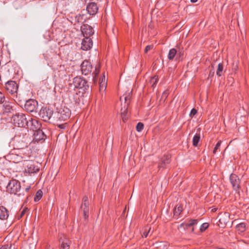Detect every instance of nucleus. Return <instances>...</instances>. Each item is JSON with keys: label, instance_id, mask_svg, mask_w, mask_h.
<instances>
[{"label": "nucleus", "instance_id": "nucleus-36", "mask_svg": "<svg viewBox=\"0 0 249 249\" xmlns=\"http://www.w3.org/2000/svg\"><path fill=\"white\" fill-rule=\"evenodd\" d=\"M221 141H219L218 142L216 143L214 149H213V153L214 154L216 153L217 149L220 147V145H221Z\"/></svg>", "mask_w": 249, "mask_h": 249}, {"label": "nucleus", "instance_id": "nucleus-43", "mask_svg": "<svg viewBox=\"0 0 249 249\" xmlns=\"http://www.w3.org/2000/svg\"><path fill=\"white\" fill-rule=\"evenodd\" d=\"M30 189V186H28V187H27L25 188V191L26 192H27L29 191V190Z\"/></svg>", "mask_w": 249, "mask_h": 249}, {"label": "nucleus", "instance_id": "nucleus-19", "mask_svg": "<svg viewBox=\"0 0 249 249\" xmlns=\"http://www.w3.org/2000/svg\"><path fill=\"white\" fill-rule=\"evenodd\" d=\"M107 86V79L106 78L105 73L99 79V86L100 90H105Z\"/></svg>", "mask_w": 249, "mask_h": 249}, {"label": "nucleus", "instance_id": "nucleus-27", "mask_svg": "<svg viewBox=\"0 0 249 249\" xmlns=\"http://www.w3.org/2000/svg\"><path fill=\"white\" fill-rule=\"evenodd\" d=\"M158 80V76L155 75L154 76L151 77L149 83L152 87L154 88L156 86Z\"/></svg>", "mask_w": 249, "mask_h": 249}, {"label": "nucleus", "instance_id": "nucleus-31", "mask_svg": "<svg viewBox=\"0 0 249 249\" xmlns=\"http://www.w3.org/2000/svg\"><path fill=\"white\" fill-rule=\"evenodd\" d=\"M223 63H219L218 65L217 70L216 71V74L219 76H220L222 75V71L223 70Z\"/></svg>", "mask_w": 249, "mask_h": 249}, {"label": "nucleus", "instance_id": "nucleus-34", "mask_svg": "<svg viewBox=\"0 0 249 249\" xmlns=\"http://www.w3.org/2000/svg\"><path fill=\"white\" fill-rule=\"evenodd\" d=\"M209 227V224L207 223H204L201 225L200 228V230L201 231H204L205 230H206Z\"/></svg>", "mask_w": 249, "mask_h": 249}, {"label": "nucleus", "instance_id": "nucleus-21", "mask_svg": "<svg viewBox=\"0 0 249 249\" xmlns=\"http://www.w3.org/2000/svg\"><path fill=\"white\" fill-rule=\"evenodd\" d=\"M8 217L7 210L3 206L0 207V219L1 220L6 219Z\"/></svg>", "mask_w": 249, "mask_h": 249}, {"label": "nucleus", "instance_id": "nucleus-49", "mask_svg": "<svg viewBox=\"0 0 249 249\" xmlns=\"http://www.w3.org/2000/svg\"><path fill=\"white\" fill-rule=\"evenodd\" d=\"M48 249H53V248H49Z\"/></svg>", "mask_w": 249, "mask_h": 249}, {"label": "nucleus", "instance_id": "nucleus-44", "mask_svg": "<svg viewBox=\"0 0 249 249\" xmlns=\"http://www.w3.org/2000/svg\"><path fill=\"white\" fill-rule=\"evenodd\" d=\"M163 96H165V97L167 96V93L166 92H164L162 95Z\"/></svg>", "mask_w": 249, "mask_h": 249}, {"label": "nucleus", "instance_id": "nucleus-24", "mask_svg": "<svg viewBox=\"0 0 249 249\" xmlns=\"http://www.w3.org/2000/svg\"><path fill=\"white\" fill-rule=\"evenodd\" d=\"M70 245V241L67 239H65L62 241L60 249H69Z\"/></svg>", "mask_w": 249, "mask_h": 249}, {"label": "nucleus", "instance_id": "nucleus-33", "mask_svg": "<svg viewBox=\"0 0 249 249\" xmlns=\"http://www.w3.org/2000/svg\"><path fill=\"white\" fill-rule=\"evenodd\" d=\"M143 128V124L142 123H138L136 126V130L138 132H141Z\"/></svg>", "mask_w": 249, "mask_h": 249}, {"label": "nucleus", "instance_id": "nucleus-46", "mask_svg": "<svg viewBox=\"0 0 249 249\" xmlns=\"http://www.w3.org/2000/svg\"><path fill=\"white\" fill-rule=\"evenodd\" d=\"M83 62V63H85V62H88V61H87V60H84Z\"/></svg>", "mask_w": 249, "mask_h": 249}, {"label": "nucleus", "instance_id": "nucleus-22", "mask_svg": "<svg viewBox=\"0 0 249 249\" xmlns=\"http://www.w3.org/2000/svg\"><path fill=\"white\" fill-rule=\"evenodd\" d=\"M3 110L5 113H9L12 110L11 104L9 102H4L2 103Z\"/></svg>", "mask_w": 249, "mask_h": 249}, {"label": "nucleus", "instance_id": "nucleus-32", "mask_svg": "<svg viewBox=\"0 0 249 249\" xmlns=\"http://www.w3.org/2000/svg\"><path fill=\"white\" fill-rule=\"evenodd\" d=\"M237 228L241 232L245 231L246 229V225L244 223H241L237 225Z\"/></svg>", "mask_w": 249, "mask_h": 249}, {"label": "nucleus", "instance_id": "nucleus-38", "mask_svg": "<svg viewBox=\"0 0 249 249\" xmlns=\"http://www.w3.org/2000/svg\"><path fill=\"white\" fill-rule=\"evenodd\" d=\"M153 46L152 45H147L145 49L144 52L145 53H147L149 50H151L153 48Z\"/></svg>", "mask_w": 249, "mask_h": 249}, {"label": "nucleus", "instance_id": "nucleus-9", "mask_svg": "<svg viewBox=\"0 0 249 249\" xmlns=\"http://www.w3.org/2000/svg\"><path fill=\"white\" fill-rule=\"evenodd\" d=\"M5 89L8 92L13 94L17 92L18 85L16 82L9 81L5 83Z\"/></svg>", "mask_w": 249, "mask_h": 249}, {"label": "nucleus", "instance_id": "nucleus-5", "mask_svg": "<svg viewBox=\"0 0 249 249\" xmlns=\"http://www.w3.org/2000/svg\"><path fill=\"white\" fill-rule=\"evenodd\" d=\"M71 87L79 89H83L84 90L89 88L87 82L80 77H75L73 78L72 83L70 84Z\"/></svg>", "mask_w": 249, "mask_h": 249}, {"label": "nucleus", "instance_id": "nucleus-3", "mask_svg": "<svg viewBox=\"0 0 249 249\" xmlns=\"http://www.w3.org/2000/svg\"><path fill=\"white\" fill-rule=\"evenodd\" d=\"M12 120L14 124L18 127H25L28 124L25 115L23 113H16L13 116Z\"/></svg>", "mask_w": 249, "mask_h": 249}, {"label": "nucleus", "instance_id": "nucleus-8", "mask_svg": "<svg viewBox=\"0 0 249 249\" xmlns=\"http://www.w3.org/2000/svg\"><path fill=\"white\" fill-rule=\"evenodd\" d=\"M53 115V111L48 108H43L39 111V116L44 121H49Z\"/></svg>", "mask_w": 249, "mask_h": 249}, {"label": "nucleus", "instance_id": "nucleus-17", "mask_svg": "<svg viewBox=\"0 0 249 249\" xmlns=\"http://www.w3.org/2000/svg\"><path fill=\"white\" fill-rule=\"evenodd\" d=\"M34 131H35L34 134V138L36 141H39L45 139V136L44 133L40 128Z\"/></svg>", "mask_w": 249, "mask_h": 249}, {"label": "nucleus", "instance_id": "nucleus-47", "mask_svg": "<svg viewBox=\"0 0 249 249\" xmlns=\"http://www.w3.org/2000/svg\"><path fill=\"white\" fill-rule=\"evenodd\" d=\"M73 102H75V103H76L77 102V101H76V100H74Z\"/></svg>", "mask_w": 249, "mask_h": 249}, {"label": "nucleus", "instance_id": "nucleus-10", "mask_svg": "<svg viewBox=\"0 0 249 249\" xmlns=\"http://www.w3.org/2000/svg\"><path fill=\"white\" fill-rule=\"evenodd\" d=\"M81 30L85 38H89L94 34L92 27L88 24H84L81 27Z\"/></svg>", "mask_w": 249, "mask_h": 249}, {"label": "nucleus", "instance_id": "nucleus-2", "mask_svg": "<svg viewBox=\"0 0 249 249\" xmlns=\"http://www.w3.org/2000/svg\"><path fill=\"white\" fill-rule=\"evenodd\" d=\"M20 183L16 179H12L9 181L7 187L6 191L10 194L17 195L18 196H24L23 192H20Z\"/></svg>", "mask_w": 249, "mask_h": 249}, {"label": "nucleus", "instance_id": "nucleus-16", "mask_svg": "<svg viewBox=\"0 0 249 249\" xmlns=\"http://www.w3.org/2000/svg\"><path fill=\"white\" fill-rule=\"evenodd\" d=\"M98 8L97 4L94 2L89 3L87 6V10L89 15H93L98 11Z\"/></svg>", "mask_w": 249, "mask_h": 249}, {"label": "nucleus", "instance_id": "nucleus-45", "mask_svg": "<svg viewBox=\"0 0 249 249\" xmlns=\"http://www.w3.org/2000/svg\"><path fill=\"white\" fill-rule=\"evenodd\" d=\"M197 1V0H191V1L193 3L196 2Z\"/></svg>", "mask_w": 249, "mask_h": 249}, {"label": "nucleus", "instance_id": "nucleus-29", "mask_svg": "<svg viewBox=\"0 0 249 249\" xmlns=\"http://www.w3.org/2000/svg\"><path fill=\"white\" fill-rule=\"evenodd\" d=\"M43 193L41 190H39L37 191L34 197L35 201L36 202L39 201L42 197Z\"/></svg>", "mask_w": 249, "mask_h": 249}, {"label": "nucleus", "instance_id": "nucleus-1", "mask_svg": "<svg viewBox=\"0 0 249 249\" xmlns=\"http://www.w3.org/2000/svg\"><path fill=\"white\" fill-rule=\"evenodd\" d=\"M101 66L99 64L96 63L93 66L91 63H81V69L83 74L88 75L92 72L94 81H97V77L100 72Z\"/></svg>", "mask_w": 249, "mask_h": 249}, {"label": "nucleus", "instance_id": "nucleus-20", "mask_svg": "<svg viewBox=\"0 0 249 249\" xmlns=\"http://www.w3.org/2000/svg\"><path fill=\"white\" fill-rule=\"evenodd\" d=\"M170 157L169 155H165L162 158L161 162L160 163L159 165V168H163L164 166L166 164H168L170 162Z\"/></svg>", "mask_w": 249, "mask_h": 249}, {"label": "nucleus", "instance_id": "nucleus-4", "mask_svg": "<svg viewBox=\"0 0 249 249\" xmlns=\"http://www.w3.org/2000/svg\"><path fill=\"white\" fill-rule=\"evenodd\" d=\"M25 168V172L29 174L37 172L39 170L38 164L32 160H24L23 163Z\"/></svg>", "mask_w": 249, "mask_h": 249}, {"label": "nucleus", "instance_id": "nucleus-25", "mask_svg": "<svg viewBox=\"0 0 249 249\" xmlns=\"http://www.w3.org/2000/svg\"><path fill=\"white\" fill-rule=\"evenodd\" d=\"M183 207L181 205L176 207L174 211V215L177 218V217L181 213Z\"/></svg>", "mask_w": 249, "mask_h": 249}, {"label": "nucleus", "instance_id": "nucleus-7", "mask_svg": "<svg viewBox=\"0 0 249 249\" xmlns=\"http://www.w3.org/2000/svg\"><path fill=\"white\" fill-rule=\"evenodd\" d=\"M71 112L69 108L65 107H61L57 113L56 118L60 121H64L69 118Z\"/></svg>", "mask_w": 249, "mask_h": 249}, {"label": "nucleus", "instance_id": "nucleus-40", "mask_svg": "<svg viewBox=\"0 0 249 249\" xmlns=\"http://www.w3.org/2000/svg\"><path fill=\"white\" fill-rule=\"evenodd\" d=\"M197 113V110L195 109V108H193L192 110H191V113H190V116L191 115H195L196 113Z\"/></svg>", "mask_w": 249, "mask_h": 249}, {"label": "nucleus", "instance_id": "nucleus-41", "mask_svg": "<svg viewBox=\"0 0 249 249\" xmlns=\"http://www.w3.org/2000/svg\"><path fill=\"white\" fill-rule=\"evenodd\" d=\"M10 247L8 245H6L2 246L0 249H10Z\"/></svg>", "mask_w": 249, "mask_h": 249}, {"label": "nucleus", "instance_id": "nucleus-28", "mask_svg": "<svg viewBox=\"0 0 249 249\" xmlns=\"http://www.w3.org/2000/svg\"><path fill=\"white\" fill-rule=\"evenodd\" d=\"M200 134L199 133H196L193 139V144L194 146H197L198 142L200 141Z\"/></svg>", "mask_w": 249, "mask_h": 249}, {"label": "nucleus", "instance_id": "nucleus-26", "mask_svg": "<svg viewBox=\"0 0 249 249\" xmlns=\"http://www.w3.org/2000/svg\"><path fill=\"white\" fill-rule=\"evenodd\" d=\"M11 159L13 160V162H19L20 161L22 157L20 156L16 155V154L11 153L10 154Z\"/></svg>", "mask_w": 249, "mask_h": 249}, {"label": "nucleus", "instance_id": "nucleus-39", "mask_svg": "<svg viewBox=\"0 0 249 249\" xmlns=\"http://www.w3.org/2000/svg\"><path fill=\"white\" fill-rule=\"evenodd\" d=\"M27 211V208L23 209L22 211V212H21V213L20 214L19 217L18 218L22 217L23 216V215H24L25 213H26V212Z\"/></svg>", "mask_w": 249, "mask_h": 249}, {"label": "nucleus", "instance_id": "nucleus-35", "mask_svg": "<svg viewBox=\"0 0 249 249\" xmlns=\"http://www.w3.org/2000/svg\"><path fill=\"white\" fill-rule=\"evenodd\" d=\"M151 228L147 227L145 229V231H143L142 233V237H146L148 236V233L150 232Z\"/></svg>", "mask_w": 249, "mask_h": 249}, {"label": "nucleus", "instance_id": "nucleus-12", "mask_svg": "<svg viewBox=\"0 0 249 249\" xmlns=\"http://www.w3.org/2000/svg\"><path fill=\"white\" fill-rule=\"evenodd\" d=\"M14 148L17 149H23L27 147V143L23 140H19L18 137H15L13 139Z\"/></svg>", "mask_w": 249, "mask_h": 249}, {"label": "nucleus", "instance_id": "nucleus-42", "mask_svg": "<svg viewBox=\"0 0 249 249\" xmlns=\"http://www.w3.org/2000/svg\"><path fill=\"white\" fill-rule=\"evenodd\" d=\"M218 56V53H216L215 54H214L213 55V61H218V60L217 59V57Z\"/></svg>", "mask_w": 249, "mask_h": 249}, {"label": "nucleus", "instance_id": "nucleus-18", "mask_svg": "<svg viewBox=\"0 0 249 249\" xmlns=\"http://www.w3.org/2000/svg\"><path fill=\"white\" fill-rule=\"evenodd\" d=\"M197 220L196 219H190L189 221L185 222L182 224H181L179 226L180 228H183L184 229H187L190 227L194 226V225L197 224Z\"/></svg>", "mask_w": 249, "mask_h": 249}, {"label": "nucleus", "instance_id": "nucleus-6", "mask_svg": "<svg viewBox=\"0 0 249 249\" xmlns=\"http://www.w3.org/2000/svg\"><path fill=\"white\" fill-rule=\"evenodd\" d=\"M130 92H129L128 95H124L123 96L120 97V100H122L124 99L125 101V105H124V108L122 107L121 108V116L123 122H125L127 118H128V111H127V107L130 103Z\"/></svg>", "mask_w": 249, "mask_h": 249}, {"label": "nucleus", "instance_id": "nucleus-13", "mask_svg": "<svg viewBox=\"0 0 249 249\" xmlns=\"http://www.w3.org/2000/svg\"><path fill=\"white\" fill-rule=\"evenodd\" d=\"M230 181L233 188L235 190H237L239 188L240 183L239 178L235 174H231Z\"/></svg>", "mask_w": 249, "mask_h": 249}, {"label": "nucleus", "instance_id": "nucleus-14", "mask_svg": "<svg viewBox=\"0 0 249 249\" xmlns=\"http://www.w3.org/2000/svg\"><path fill=\"white\" fill-rule=\"evenodd\" d=\"M81 49L84 51H88L92 46V41L90 38H84L82 42Z\"/></svg>", "mask_w": 249, "mask_h": 249}, {"label": "nucleus", "instance_id": "nucleus-37", "mask_svg": "<svg viewBox=\"0 0 249 249\" xmlns=\"http://www.w3.org/2000/svg\"><path fill=\"white\" fill-rule=\"evenodd\" d=\"M5 100L4 95L0 91V104H2Z\"/></svg>", "mask_w": 249, "mask_h": 249}, {"label": "nucleus", "instance_id": "nucleus-23", "mask_svg": "<svg viewBox=\"0 0 249 249\" xmlns=\"http://www.w3.org/2000/svg\"><path fill=\"white\" fill-rule=\"evenodd\" d=\"M31 124H32L31 128L33 130L39 129V128H40V124L38 123V121L35 119H31Z\"/></svg>", "mask_w": 249, "mask_h": 249}, {"label": "nucleus", "instance_id": "nucleus-15", "mask_svg": "<svg viewBox=\"0 0 249 249\" xmlns=\"http://www.w3.org/2000/svg\"><path fill=\"white\" fill-rule=\"evenodd\" d=\"M89 205V202L88 201V197L87 196H85L83 198V202L82 203L81 208L83 210L84 215L85 218L88 216Z\"/></svg>", "mask_w": 249, "mask_h": 249}, {"label": "nucleus", "instance_id": "nucleus-48", "mask_svg": "<svg viewBox=\"0 0 249 249\" xmlns=\"http://www.w3.org/2000/svg\"><path fill=\"white\" fill-rule=\"evenodd\" d=\"M192 231H194V228H192Z\"/></svg>", "mask_w": 249, "mask_h": 249}, {"label": "nucleus", "instance_id": "nucleus-11", "mask_svg": "<svg viewBox=\"0 0 249 249\" xmlns=\"http://www.w3.org/2000/svg\"><path fill=\"white\" fill-rule=\"evenodd\" d=\"M37 102L35 100L30 99L26 102L25 108L28 112H33L36 109Z\"/></svg>", "mask_w": 249, "mask_h": 249}, {"label": "nucleus", "instance_id": "nucleus-30", "mask_svg": "<svg viewBox=\"0 0 249 249\" xmlns=\"http://www.w3.org/2000/svg\"><path fill=\"white\" fill-rule=\"evenodd\" d=\"M177 51L175 49H172L169 51L168 57L170 60H172L175 56L177 54Z\"/></svg>", "mask_w": 249, "mask_h": 249}]
</instances>
